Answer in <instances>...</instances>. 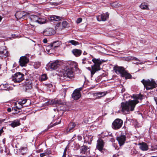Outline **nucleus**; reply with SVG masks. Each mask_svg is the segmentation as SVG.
<instances>
[{"label": "nucleus", "instance_id": "obj_1", "mask_svg": "<svg viewBox=\"0 0 157 157\" xmlns=\"http://www.w3.org/2000/svg\"><path fill=\"white\" fill-rule=\"evenodd\" d=\"M135 100H130L126 102H122L121 104L122 111L125 113H128L130 111H133L136 105L139 102L138 99L142 100L143 96L141 94L133 95Z\"/></svg>", "mask_w": 157, "mask_h": 157}, {"label": "nucleus", "instance_id": "obj_2", "mask_svg": "<svg viewBox=\"0 0 157 157\" xmlns=\"http://www.w3.org/2000/svg\"><path fill=\"white\" fill-rule=\"evenodd\" d=\"M92 61L94 63V64L91 66V68L90 67L87 68L88 70L90 71L91 77L93 76V75L97 71L101 70L100 65L102 63L101 60L99 59L93 58Z\"/></svg>", "mask_w": 157, "mask_h": 157}, {"label": "nucleus", "instance_id": "obj_3", "mask_svg": "<svg viewBox=\"0 0 157 157\" xmlns=\"http://www.w3.org/2000/svg\"><path fill=\"white\" fill-rule=\"evenodd\" d=\"M141 82L147 90L152 89L157 86V84L154 80L152 79H151V80L149 79L145 80L143 79Z\"/></svg>", "mask_w": 157, "mask_h": 157}, {"label": "nucleus", "instance_id": "obj_4", "mask_svg": "<svg viewBox=\"0 0 157 157\" xmlns=\"http://www.w3.org/2000/svg\"><path fill=\"white\" fill-rule=\"evenodd\" d=\"M63 73V78L67 80L72 79L74 77L75 74L72 68H69V66L64 68Z\"/></svg>", "mask_w": 157, "mask_h": 157}, {"label": "nucleus", "instance_id": "obj_5", "mask_svg": "<svg viewBox=\"0 0 157 157\" xmlns=\"http://www.w3.org/2000/svg\"><path fill=\"white\" fill-rule=\"evenodd\" d=\"M24 75L20 72H17L12 76V80L14 82H19L22 81L24 78Z\"/></svg>", "mask_w": 157, "mask_h": 157}, {"label": "nucleus", "instance_id": "obj_6", "mask_svg": "<svg viewBox=\"0 0 157 157\" xmlns=\"http://www.w3.org/2000/svg\"><path fill=\"white\" fill-rule=\"evenodd\" d=\"M61 44V42L60 41H54L47 47L46 49V50L48 53H49L51 50H52L53 48L55 50L56 48L58 47Z\"/></svg>", "mask_w": 157, "mask_h": 157}, {"label": "nucleus", "instance_id": "obj_7", "mask_svg": "<svg viewBox=\"0 0 157 157\" xmlns=\"http://www.w3.org/2000/svg\"><path fill=\"white\" fill-rule=\"evenodd\" d=\"M123 122V121L121 120L117 119L113 122L112 127L114 129H119L121 127Z\"/></svg>", "mask_w": 157, "mask_h": 157}, {"label": "nucleus", "instance_id": "obj_8", "mask_svg": "<svg viewBox=\"0 0 157 157\" xmlns=\"http://www.w3.org/2000/svg\"><path fill=\"white\" fill-rule=\"evenodd\" d=\"M28 58L26 56H22L20 57L19 60V63L20 66L21 67L25 66L29 62Z\"/></svg>", "mask_w": 157, "mask_h": 157}, {"label": "nucleus", "instance_id": "obj_9", "mask_svg": "<svg viewBox=\"0 0 157 157\" xmlns=\"http://www.w3.org/2000/svg\"><path fill=\"white\" fill-rule=\"evenodd\" d=\"M113 70L117 74H120L122 76L125 71L124 67H122L115 66L113 67Z\"/></svg>", "mask_w": 157, "mask_h": 157}, {"label": "nucleus", "instance_id": "obj_10", "mask_svg": "<svg viewBox=\"0 0 157 157\" xmlns=\"http://www.w3.org/2000/svg\"><path fill=\"white\" fill-rule=\"evenodd\" d=\"M60 65L59 62L58 61H56L50 64L48 67V69L52 70L57 69Z\"/></svg>", "mask_w": 157, "mask_h": 157}, {"label": "nucleus", "instance_id": "obj_11", "mask_svg": "<svg viewBox=\"0 0 157 157\" xmlns=\"http://www.w3.org/2000/svg\"><path fill=\"white\" fill-rule=\"evenodd\" d=\"M109 14L108 13H106L105 14H103L97 17V19L98 21H105L109 17Z\"/></svg>", "mask_w": 157, "mask_h": 157}, {"label": "nucleus", "instance_id": "obj_12", "mask_svg": "<svg viewBox=\"0 0 157 157\" xmlns=\"http://www.w3.org/2000/svg\"><path fill=\"white\" fill-rule=\"evenodd\" d=\"M8 55V52L4 46L0 48V57L5 58Z\"/></svg>", "mask_w": 157, "mask_h": 157}, {"label": "nucleus", "instance_id": "obj_13", "mask_svg": "<svg viewBox=\"0 0 157 157\" xmlns=\"http://www.w3.org/2000/svg\"><path fill=\"white\" fill-rule=\"evenodd\" d=\"M104 142L101 139H99L98 140L97 144V148L99 151H101L104 147Z\"/></svg>", "mask_w": 157, "mask_h": 157}, {"label": "nucleus", "instance_id": "obj_14", "mask_svg": "<svg viewBox=\"0 0 157 157\" xmlns=\"http://www.w3.org/2000/svg\"><path fill=\"white\" fill-rule=\"evenodd\" d=\"M126 137L124 135H121L118 137L117 138V140L120 146L123 145L125 143L126 140Z\"/></svg>", "mask_w": 157, "mask_h": 157}, {"label": "nucleus", "instance_id": "obj_15", "mask_svg": "<svg viewBox=\"0 0 157 157\" xmlns=\"http://www.w3.org/2000/svg\"><path fill=\"white\" fill-rule=\"evenodd\" d=\"M138 145L140 146L139 148L143 151H146L148 149V146L145 143H140Z\"/></svg>", "mask_w": 157, "mask_h": 157}, {"label": "nucleus", "instance_id": "obj_16", "mask_svg": "<svg viewBox=\"0 0 157 157\" xmlns=\"http://www.w3.org/2000/svg\"><path fill=\"white\" fill-rule=\"evenodd\" d=\"M45 35L47 36H50L54 34L55 33V31L52 28H49L46 29L44 32Z\"/></svg>", "mask_w": 157, "mask_h": 157}, {"label": "nucleus", "instance_id": "obj_17", "mask_svg": "<svg viewBox=\"0 0 157 157\" xmlns=\"http://www.w3.org/2000/svg\"><path fill=\"white\" fill-rule=\"evenodd\" d=\"M26 15L25 13L23 11H19L16 12L15 16L17 19H22Z\"/></svg>", "mask_w": 157, "mask_h": 157}, {"label": "nucleus", "instance_id": "obj_18", "mask_svg": "<svg viewBox=\"0 0 157 157\" xmlns=\"http://www.w3.org/2000/svg\"><path fill=\"white\" fill-rule=\"evenodd\" d=\"M76 126V124L74 122H71L68 124L66 131L67 132H72L74 130V128Z\"/></svg>", "mask_w": 157, "mask_h": 157}, {"label": "nucleus", "instance_id": "obj_19", "mask_svg": "<svg viewBox=\"0 0 157 157\" xmlns=\"http://www.w3.org/2000/svg\"><path fill=\"white\" fill-rule=\"evenodd\" d=\"M68 63L70 65V67H69V68H71L72 70L74 68L76 70L78 69L77 63L76 62L72 61H70L68 62Z\"/></svg>", "mask_w": 157, "mask_h": 157}, {"label": "nucleus", "instance_id": "obj_20", "mask_svg": "<svg viewBox=\"0 0 157 157\" xmlns=\"http://www.w3.org/2000/svg\"><path fill=\"white\" fill-rule=\"evenodd\" d=\"M126 60H136V61H137L138 62H136V63H134L135 64H143V63L142 62H141L139 59L134 57H128L126 58Z\"/></svg>", "mask_w": 157, "mask_h": 157}, {"label": "nucleus", "instance_id": "obj_21", "mask_svg": "<svg viewBox=\"0 0 157 157\" xmlns=\"http://www.w3.org/2000/svg\"><path fill=\"white\" fill-rule=\"evenodd\" d=\"M72 52L76 57L79 56L82 54V51L80 49H74L72 50Z\"/></svg>", "mask_w": 157, "mask_h": 157}, {"label": "nucleus", "instance_id": "obj_22", "mask_svg": "<svg viewBox=\"0 0 157 157\" xmlns=\"http://www.w3.org/2000/svg\"><path fill=\"white\" fill-rule=\"evenodd\" d=\"M80 93L77 91L75 90L72 94V98L75 100H78L81 97Z\"/></svg>", "mask_w": 157, "mask_h": 157}, {"label": "nucleus", "instance_id": "obj_23", "mask_svg": "<svg viewBox=\"0 0 157 157\" xmlns=\"http://www.w3.org/2000/svg\"><path fill=\"white\" fill-rule=\"evenodd\" d=\"M32 82L31 81H29L27 82L24 86L26 91H27L30 90L32 88Z\"/></svg>", "mask_w": 157, "mask_h": 157}, {"label": "nucleus", "instance_id": "obj_24", "mask_svg": "<svg viewBox=\"0 0 157 157\" xmlns=\"http://www.w3.org/2000/svg\"><path fill=\"white\" fill-rule=\"evenodd\" d=\"M62 17L56 16H53L50 17V20L52 21H58L60 20Z\"/></svg>", "mask_w": 157, "mask_h": 157}, {"label": "nucleus", "instance_id": "obj_25", "mask_svg": "<svg viewBox=\"0 0 157 157\" xmlns=\"http://www.w3.org/2000/svg\"><path fill=\"white\" fill-rule=\"evenodd\" d=\"M29 18L32 22L33 23L36 22L38 19V16L34 15H32L30 16Z\"/></svg>", "mask_w": 157, "mask_h": 157}, {"label": "nucleus", "instance_id": "obj_26", "mask_svg": "<svg viewBox=\"0 0 157 157\" xmlns=\"http://www.w3.org/2000/svg\"><path fill=\"white\" fill-rule=\"evenodd\" d=\"M62 102L61 101L58 100H55L51 101H49L47 103V105H54L55 104H61Z\"/></svg>", "mask_w": 157, "mask_h": 157}, {"label": "nucleus", "instance_id": "obj_27", "mask_svg": "<svg viewBox=\"0 0 157 157\" xmlns=\"http://www.w3.org/2000/svg\"><path fill=\"white\" fill-rule=\"evenodd\" d=\"M20 124V123L19 121L15 120L13 121H12L10 125L12 127L14 128L15 127L18 126Z\"/></svg>", "mask_w": 157, "mask_h": 157}, {"label": "nucleus", "instance_id": "obj_28", "mask_svg": "<svg viewBox=\"0 0 157 157\" xmlns=\"http://www.w3.org/2000/svg\"><path fill=\"white\" fill-rule=\"evenodd\" d=\"M122 77H124L126 79L131 78L132 75L128 72L127 71H125L122 76Z\"/></svg>", "mask_w": 157, "mask_h": 157}, {"label": "nucleus", "instance_id": "obj_29", "mask_svg": "<svg viewBox=\"0 0 157 157\" xmlns=\"http://www.w3.org/2000/svg\"><path fill=\"white\" fill-rule=\"evenodd\" d=\"M9 87V85L8 84H2L0 85V90H7Z\"/></svg>", "mask_w": 157, "mask_h": 157}, {"label": "nucleus", "instance_id": "obj_30", "mask_svg": "<svg viewBox=\"0 0 157 157\" xmlns=\"http://www.w3.org/2000/svg\"><path fill=\"white\" fill-rule=\"evenodd\" d=\"M36 22L39 24H43L46 22V20L44 17H38V19Z\"/></svg>", "mask_w": 157, "mask_h": 157}, {"label": "nucleus", "instance_id": "obj_31", "mask_svg": "<svg viewBox=\"0 0 157 157\" xmlns=\"http://www.w3.org/2000/svg\"><path fill=\"white\" fill-rule=\"evenodd\" d=\"M107 92H100L95 93V94L96 95L98 96V97H102L105 96Z\"/></svg>", "mask_w": 157, "mask_h": 157}, {"label": "nucleus", "instance_id": "obj_32", "mask_svg": "<svg viewBox=\"0 0 157 157\" xmlns=\"http://www.w3.org/2000/svg\"><path fill=\"white\" fill-rule=\"evenodd\" d=\"M89 148L85 145H83L81 147V153L84 154L85 152L89 150Z\"/></svg>", "mask_w": 157, "mask_h": 157}, {"label": "nucleus", "instance_id": "obj_33", "mask_svg": "<svg viewBox=\"0 0 157 157\" xmlns=\"http://www.w3.org/2000/svg\"><path fill=\"white\" fill-rule=\"evenodd\" d=\"M40 65V63L39 62H36L34 63L33 66L35 68H38Z\"/></svg>", "mask_w": 157, "mask_h": 157}, {"label": "nucleus", "instance_id": "obj_34", "mask_svg": "<svg viewBox=\"0 0 157 157\" xmlns=\"http://www.w3.org/2000/svg\"><path fill=\"white\" fill-rule=\"evenodd\" d=\"M111 6L115 8H117L121 6V5L117 2H115L111 3Z\"/></svg>", "mask_w": 157, "mask_h": 157}, {"label": "nucleus", "instance_id": "obj_35", "mask_svg": "<svg viewBox=\"0 0 157 157\" xmlns=\"http://www.w3.org/2000/svg\"><path fill=\"white\" fill-rule=\"evenodd\" d=\"M48 78L45 74H43L42 75L40 78V80L41 81L46 80Z\"/></svg>", "mask_w": 157, "mask_h": 157}, {"label": "nucleus", "instance_id": "obj_36", "mask_svg": "<svg viewBox=\"0 0 157 157\" xmlns=\"http://www.w3.org/2000/svg\"><path fill=\"white\" fill-rule=\"evenodd\" d=\"M69 43H71L72 44L74 45H77L79 44L78 42L74 40H71L68 42Z\"/></svg>", "mask_w": 157, "mask_h": 157}, {"label": "nucleus", "instance_id": "obj_37", "mask_svg": "<svg viewBox=\"0 0 157 157\" xmlns=\"http://www.w3.org/2000/svg\"><path fill=\"white\" fill-rule=\"evenodd\" d=\"M140 7L141 9H147L148 8L147 6L144 3H143L141 4Z\"/></svg>", "mask_w": 157, "mask_h": 157}, {"label": "nucleus", "instance_id": "obj_38", "mask_svg": "<svg viewBox=\"0 0 157 157\" xmlns=\"http://www.w3.org/2000/svg\"><path fill=\"white\" fill-rule=\"evenodd\" d=\"M62 25L63 28H65L67 26L68 23L66 21H64L62 22Z\"/></svg>", "mask_w": 157, "mask_h": 157}, {"label": "nucleus", "instance_id": "obj_39", "mask_svg": "<svg viewBox=\"0 0 157 157\" xmlns=\"http://www.w3.org/2000/svg\"><path fill=\"white\" fill-rule=\"evenodd\" d=\"M137 153L138 152L136 149L133 148L131 151V154L132 155H135L137 154Z\"/></svg>", "mask_w": 157, "mask_h": 157}, {"label": "nucleus", "instance_id": "obj_40", "mask_svg": "<svg viewBox=\"0 0 157 157\" xmlns=\"http://www.w3.org/2000/svg\"><path fill=\"white\" fill-rule=\"evenodd\" d=\"M82 63L83 64H87L89 63V62L87 59L85 58L82 59Z\"/></svg>", "mask_w": 157, "mask_h": 157}, {"label": "nucleus", "instance_id": "obj_41", "mask_svg": "<svg viewBox=\"0 0 157 157\" xmlns=\"http://www.w3.org/2000/svg\"><path fill=\"white\" fill-rule=\"evenodd\" d=\"M18 104L19 105L18 106L16 105V108H17V109H19L22 108V105L20 102L18 103Z\"/></svg>", "mask_w": 157, "mask_h": 157}, {"label": "nucleus", "instance_id": "obj_42", "mask_svg": "<svg viewBox=\"0 0 157 157\" xmlns=\"http://www.w3.org/2000/svg\"><path fill=\"white\" fill-rule=\"evenodd\" d=\"M59 122L58 123H54V124H53L52 125H51V126H49V125L48 126V127L49 128H50V127H52L55 126L56 125L59 124Z\"/></svg>", "mask_w": 157, "mask_h": 157}, {"label": "nucleus", "instance_id": "obj_43", "mask_svg": "<svg viewBox=\"0 0 157 157\" xmlns=\"http://www.w3.org/2000/svg\"><path fill=\"white\" fill-rule=\"evenodd\" d=\"M82 21V19L81 18H79L77 19L76 22L77 23H79L81 22Z\"/></svg>", "mask_w": 157, "mask_h": 157}, {"label": "nucleus", "instance_id": "obj_44", "mask_svg": "<svg viewBox=\"0 0 157 157\" xmlns=\"http://www.w3.org/2000/svg\"><path fill=\"white\" fill-rule=\"evenodd\" d=\"M46 154H47L46 153H45V152L44 153L40 154V156L41 157H43L44 156L47 155Z\"/></svg>", "mask_w": 157, "mask_h": 157}, {"label": "nucleus", "instance_id": "obj_45", "mask_svg": "<svg viewBox=\"0 0 157 157\" xmlns=\"http://www.w3.org/2000/svg\"><path fill=\"white\" fill-rule=\"evenodd\" d=\"M17 108H16H16H14H14H13L12 109L13 110H14V111H16L15 113H19V111H18L17 112Z\"/></svg>", "mask_w": 157, "mask_h": 157}, {"label": "nucleus", "instance_id": "obj_46", "mask_svg": "<svg viewBox=\"0 0 157 157\" xmlns=\"http://www.w3.org/2000/svg\"><path fill=\"white\" fill-rule=\"evenodd\" d=\"M27 99L23 100L21 102V104H25V103H26V102H27Z\"/></svg>", "mask_w": 157, "mask_h": 157}, {"label": "nucleus", "instance_id": "obj_47", "mask_svg": "<svg viewBox=\"0 0 157 157\" xmlns=\"http://www.w3.org/2000/svg\"><path fill=\"white\" fill-rule=\"evenodd\" d=\"M78 139L79 140H82V137L80 135H78Z\"/></svg>", "mask_w": 157, "mask_h": 157}, {"label": "nucleus", "instance_id": "obj_48", "mask_svg": "<svg viewBox=\"0 0 157 157\" xmlns=\"http://www.w3.org/2000/svg\"><path fill=\"white\" fill-rule=\"evenodd\" d=\"M82 88L80 87V88H78V89H76V90H75L77 91V92L78 91V92L80 93V91L81 90H82Z\"/></svg>", "mask_w": 157, "mask_h": 157}, {"label": "nucleus", "instance_id": "obj_49", "mask_svg": "<svg viewBox=\"0 0 157 157\" xmlns=\"http://www.w3.org/2000/svg\"><path fill=\"white\" fill-rule=\"evenodd\" d=\"M67 91V90L66 89H63L62 90V91L64 93V95L66 94V92Z\"/></svg>", "mask_w": 157, "mask_h": 157}, {"label": "nucleus", "instance_id": "obj_50", "mask_svg": "<svg viewBox=\"0 0 157 157\" xmlns=\"http://www.w3.org/2000/svg\"><path fill=\"white\" fill-rule=\"evenodd\" d=\"M45 153L47 154L46 155H48V154L51 153L50 151L49 150H47L45 151Z\"/></svg>", "mask_w": 157, "mask_h": 157}, {"label": "nucleus", "instance_id": "obj_51", "mask_svg": "<svg viewBox=\"0 0 157 157\" xmlns=\"http://www.w3.org/2000/svg\"><path fill=\"white\" fill-rule=\"evenodd\" d=\"M43 42L44 43H47V39H44L43 40Z\"/></svg>", "mask_w": 157, "mask_h": 157}, {"label": "nucleus", "instance_id": "obj_52", "mask_svg": "<svg viewBox=\"0 0 157 157\" xmlns=\"http://www.w3.org/2000/svg\"><path fill=\"white\" fill-rule=\"evenodd\" d=\"M67 148L66 147V148L65 149H64V152H63V154L66 155V152H67Z\"/></svg>", "mask_w": 157, "mask_h": 157}, {"label": "nucleus", "instance_id": "obj_53", "mask_svg": "<svg viewBox=\"0 0 157 157\" xmlns=\"http://www.w3.org/2000/svg\"><path fill=\"white\" fill-rule=\"evenodd\" d=\"M3 132V128L0 130V136H1L2 133Z\"/></svg>", "mask_w": 157, "mask_h": 157}, {"label": "nucleus", "instance_id": "obj_54", "mask_svg": "<svg viewBox=\"0 0 157 157\" xmlns=\"http://www.w3.org/2000/svg\"><path fill=\"white\" fill-rule=\"evenodd\" d=\"M11 109L10 108H9L7 109V111L9 112H11Z\"/></svg>", "mask_w": 157, "mask_h": 157}, {"label": "nucleus", "instance_id": "obj_55", "mask_svg": "<svg viewBox=\"0 0 157 157\" xmlns=\"http://www.w3.org/2000/svg\"><path fill=\"white\" fill-rule=\"evenodd\" d=\"M154 99L155 102H156V104H157V98L155 97Z\"/></svg>", "mask_w": 157, "mask_h": 157}, {"label": "nucleus", "instance_id": "obj_56", "mask_svg": "<svg viewBox=\"0 0 157 157\" xmlns=\"http://www.w3.org/2000/svg\"><path fill=\"white\" fill-rule=\"evenodd\" d=\"M66 154H63L62 157H66Z\"/></svg>", "mask_w": 157, "mask_h": 157}, {"label": "nucleus", "instance_id": "obj_57", "mask_svg": "<svg viewBox=\"0 0 157 157\" xmlns=\"http://www.w3.org/2000/svg\"><path fill=\"white\" fill-rule=\"evenodd\" d=\"M4 121L3 120H0V124H1Z\"/></svg>", "mask_w": 157, "mask_h": 157}, {"label": "nucleus", "instance_id": "obj_58", "mask_svg": "<svg viewBox=\"0 0 157 157\" xmlns=\"http://www.w3.org/2000/svg\"><path fill=\"white\" fill-rule=\"evenodd\" d=\"M26 149V147H22L21 149L22 150H25V149Z\"/></svg>", "mask_w": 157, "mask_h": 157}, {"label": "nucleus", "instance_id": "obj_59", "mask_svg": "<svg viewBox=\"0 0 157 157\" xmlns=\"http://www.w3.org/2000/svg\"><path fill=\"white\" fill-rule=\"evenodd\" d=\"M2 20V17L1 16H0V22Z\"/></svg>", "mask_w": 157, "mask_h": 157}, {"label": "nucleus", "instance_id": "obj_60", "mask_svg": "<svg viewBox=\"0 0 157 157\" xmlns=\"http://www.w3.org/2000/svg\"><path fill=\"white\" fill-rule=\"evenodd\" d=\"M60 25V23H59L58 24H57V26H59V25Z\"/></svg>", "mask_w": 157, "mask_h": 157}, {"label": "nucleus", "instance_id": "obj_61", "mask_svg": "<svg viewBox=\"0 0 157 157\" xmlns=\"http://www.w3.org/2000/svg\"><path fill=\"white\" fill-rule=\"evenodd\" d=\"M3 144H5V141H4V140H3Z\"/></svg>", "mask_w": 157, "mask_h": 157}, {"label": "nucleus", "instance_id": "obj_62", "mask_svg": "<svg viewBox=\"0 0 157 157\" xmlns=\"http://www.w3.org/2000/svg\"><path fill=\"white\" fill-rule=\"evenodd\" d=\"M156 59L157 60V56L156 57Z\"/></svg>", "mask_w": 157, "mask_h": 157}, {"label": "nucleus", "instance_id": "obj_63", "mask_svg": "<svg viewBox=\"0 0 157 157\" xmlns=\"http://www.w3.org/2000/svg\"><path fill=\"white\" fill-rule=\"evenodd\" d=\"M75 136H76V135H74V137H75Z\"/></svg>", "mask_w": 157, "mask_h": 157}, {"label": "nucleus", "instance_id": "obj_64", "mask_svg": "<svg viewBox=\"0 0 157 157\" xmlns=\"http://www.w3.org/2000/svg\"><path fill=\"white\" fill-rule=\"evenodd\" d=\"M97 82H98V80H97Z\"/></svg>", "mask_w": 157, "mask_h": 157}]
</instances>
